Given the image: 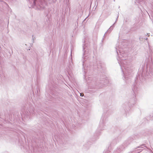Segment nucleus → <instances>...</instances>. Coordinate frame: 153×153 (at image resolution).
<instances>
[{
	"instance_id": "3",
	"label": "nucleus",
	"mask_w": 153,
	"mask_h": 153,
	"mask_svg": "<svg viewBox=\"0 0 153 153\" xmlns=\"http://www.w3.org/2000/svg\"><path fill=\"white\" fill-rule=\"evenodd\" d=\"M28 111L30 114L32 113V114H34L35 113V110H32V111L29 109L28 110Z\"/></svg>"
},
{
	"instance_id": "17",
	"label": "nucleus",
	"mask_w": 153,
	"mask_h": 153,
	"mask_svg": "<svg viewBox=\"0 0 153 153\" xmlns=\"http://www.w3.org/2000/svg\"><path fill=\"white\" fill-rule=\"evenodd\" d=\"M117 18L116 19V21H117Z\"/></svg>"
},
{
	"instance_id": "8",
	"label": "nucleus",
	"mask_w": 153,
	"mask_h": 153,
	"mask_svg": "<svg viewBox=\"0 0 153 153\" xmlns=\"http://www.w3.org/2000/svg\"><path fill=\"white\" fill-rule=\"evenodd\" d=\"M68 1V0H65L66 1Z\"/></svg>"
},
{
	"instance_id": "5",
	"label": "nucleus",
	"mask_w": 153,
	"mask_h": 153,
	"mask_svg": "<svg viewBox=\"0 0 153 153\" xmlns=\"http://www.w3.org/2000/svg\"><path fill=\"white\" fill-rule=\"evenodd\" d=\"M35 92L36 93H37L36 94H37V95L38 96L39 94V92H38V90L37 89H36V91H35Z\"/></svg>"
},
{
	"instance_id": "12",
	"label": "nucleus",
	"mask_w": 153,
	"mask_h": 153,
	"mask_svg": "<svg viewBox=\"0 0 153 153\" xmlns=\"http://www.w3.org/2000/svg\"><path fill=\"white\" fill-rule=\"evenodd\" d=\"M82 94H80V96H82Z\"/></svg>"
},
{
	"instance_id": "2",
	"label": "nucleus",
	"mask_w": 153,
	"mask_h": 153,
	"mask_svg": "<svg viewBox=\"0 0 153 153\" xmlns=\"http://www.w3.org/2000/svg\"><path fill=\"white\" fill-rule=\"evenodd\" d=\"M114 24H113V25H112L109 28L108 30H107V31L106 32V33H105V34L108 32H111L113 29V28L114 27Z\"/></svg>"
},
{
	"instance_id": "16",
	"label": "nucleus",
	"mask_w": 153,
	"mask_h": 153,
	"mask_svg": "<svg viewBox=\"0 0 153 153\" xmlns=\"http://www.w3.org/2000/svg\"><path fill=\"white\" fill-rule=\"evenodd\" d=\"M33 37V36L32 37Z\"/></svg>"
},
{
	"instance_id": "9",
	"label": "nucleus",
	"mask_w": 153,
	"mask_h": 153,
	"mask_svg": "<svg viewBox=\"0 0 153 153\" xmlns=\"http://www.w3.org/2000/svg\"><path fill=\"white\" fill-rule=\"evenodd\" d=\"M86 51H84V53H85L84 54H85L86 53H85Z\"/></svg>"
},
{
	"instance_id": "10",
	"label": "nucleus",
	"mask_w": 153,
	"mask_h": 153,
	"mask_svg": "<svg viewBox=\"0 0 153 153\" xmlns=\"http://www.w3.org/2000/svg\"><path fill=\"white\" fill-rule=\"evenodd\" d=\"M47 17H47V15H46V18H47Z\"/></svg>"
},
{
	"instance_id": "14",
	"label": "nucleus",
	"mask_w": 153,
	"mask_h": 153,
	"mask_svg": "<svg viewBox=\"0 0 153 153\" xmlns=\"http://www.w3.org/2000/svg\"><path fill=\"white\" fill-rule=\"evenodd\" d=\"M116 21H115V23H114V24H115V23H116Z\"/></svg>"
},
{
	"instance_id": "7",
	"label": "nucleus",
	"mask_w": 153,
	"mask_h": 153,
	"mask_svg": "<svg viewBox=\"0 0 153 153\" xmlns=\"http://www.w3.org/2000/svg\"><path fill=\"white\" fill-rule=\"evenodd\" d=\"M133 90L134 91H135V89L134 88V89H133Z\"/></svg>"
},
{
	"instance_id": "11",
	"label": "nucleus",
	"mask_w": 153,
	"mask_h": 153,
	"mask_svg": "<svg viewBox=\"0 0 153 153\" xmlns=\"http://www.w3.org/2000/svg\"><path fill=\"white\" fill-rule=\"evenodd\" d=\"M67 4L68 5L69 4V3H67Z\"/></svg>"
},
{
	"instance_id": "4",
	"label": "nucleus",
	"mask_w": 153,
	"mask_h": 153,
	"mask_svg": "<svg viewBox=\"0 0 153 153\" xmlns=\"http://www.w3.org/2000/svg\"><path fill=\"white\" fill-rule=\"evenodd\" d=\"M4 77V75H3V73H1V74H0V77L2 78Z\"/></svg>"
},
{
	"instance_id": "13",
	"label": "nucleus",
	"mask_w": 153,
	"mask_h": 153,
	"mask_svg": "<svg viewBox=\"0 0 153 153\" xmlns=\"http://www.w3.org/2000/svg\"><path fill=\"white\" fill-rule=\"evenodd\" d=\"M82 94H80V96H82Z\"/></svg>"
},
{
	"instance_id": "1",
	"label": "nucleus",
	"mask_w": 153,
	"mask_h": 153,
	"mask_svg": "<svg viewBox=\"0 0 153 153\" xmlns=\"http://www.w3.org/2000/svg\"><path fill=\"white\" fill-rule=\"evenodd\" d=\"M117 52L119 55V58L121 60L120 61L121 66H123L125 70H127V69H126L127 68L126 66V61L127 56V54L125 53H122L121 52L120 53V54H118L117 51Z\"/></svg>"
},
{
	"instance_id": "6",
	"label": "nucleus",
	"mask_w": 153,
	"mask_h": 153,
	"mask_svg": "<svg viewBox=\"0 0 153 153\" xmlns=\"http://www.w3.org/2000/svg\"><path fill=\"white\" fill-rule=\"evenodd\" d=\"M85 45H84L83 46V50H85Z\"/></svg>"
},
{
	"instance_id": "15",
	"label": "nucleus",
	"mask_w": 153,
	"mask_h": 153,
	"mask_svg": "<svg viewBox=\"0 0 153 153\" xmlns=\"http://www.w3.org/2000/svg\"><path fill=\"white\" fill-rule=\"evenodd\" d=\"M116 21H115V23H114V24H115V23H116Z\"/></svg>"
}]
</instances>
